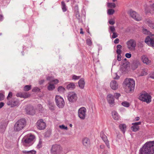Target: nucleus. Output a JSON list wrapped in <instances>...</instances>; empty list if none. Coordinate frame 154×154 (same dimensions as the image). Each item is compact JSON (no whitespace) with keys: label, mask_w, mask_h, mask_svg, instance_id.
I'll return each instance as SVG.
<instances>
[{"label":"nucleus","mask_w":154,"mask_h":154,"mask_svg":"<svg viewBox=\"0 0 154 154\" xmlns=\"http://www.w3.org/2000/svg\"><path fill=\"white\" fill-rule=\"evenodd\" d=\"M124 84L125 85V89L127 93H129L134 90L135 83L133 79H126L124 82Z\"/></svg>","instance_id":"obj_1"},{"label":"nucleus","mask_w":154,"mask_h":154,"mask_svg":"<svg viewBox=\"0 0 154 154\" xmlns=\"http://www.w3.org/2000/svg\"><path fill=\"white\" fill-rule=\"evenodd\" d=\"M35 138L34 135L28 134L24 136L22 139V143L23 145L26 147L31 146L33 143V140Z\"/></svg>","instance_id":"obj_2"},{"label":"nucleus","mask_w":154,"mask_h":154,"mask_svg":"<svg viewBox=\"0 0 154 154\" xmlns=\"http://www.w3.org/2000/svg\"><path fill=\"white\" fill-rule=\"evenodd\" d=\"M26 125V121L24 119H21L18 120L14 126L15 131H19L22 130Z\"/></svg>","instance_id":"obj_3"},{"label":"nucleus","mask_w":154,"mask_h":154,"mask_svg":"<svg viewBox=\"0 0 154 154\" xmlns=\"http://www.w3.org/2000/svg\"><path fill=\"white\" fill-rule=\"evenodd\" d=\"M151 96L145 91H143L140 94L138 99L140 100L148 103L151 101Z\"/></svg>","instance_id":"obj_4"},{"label":"nucleus","mask_w":154,"mask_h":154,"mask_svg":"<svg viewBox=\"0 0 154 154\" xmlns=\"http://www.w3.org/2000/svg\"><path fill=\"white\" fill-rule=\"evenodd\" d=\"M139 154H154V144H149L142 150H140Z\"/></svg>","instance_id":"obj_5"},{"label":"nucleus","mask_w":154,"mask_h":154,"mask_svg":"<svg viewBox=\"0 0 154 154\" xmlns=\"http://www.w3.org/2000/svg\"><path fill=\"white\" fill-rule=\"evenodd\" d=\"M62 149L63 148L60 145L54 144L51 146V154H60Z\"/></svg>","instance_id":"obj_6"},{"label":"nucleus","mask_w":154,"mask_h":154,"mask_svg":"<svg viewBox=\"0 0 154 154\" xmlns=\"http://www.w3.org/2000/svg\"><path fill=\"white\" fill-rule=\"evenodd\" d=\"M55 101L57 105L59 108H63L65 105V102L63 98L60 96L57 95L55 97Z\"/></svg>","instance_id":"obj_7"},{"label":"nucleus","mask_w":154,"mask_h":154,"mask_svg":"<svg viewBox=\"0 0 154 154\" xmlns=\"http://www.w3.org/2000/svg\"><path fill=\"white\" fill-rule=\"evenodd\" d=\"M145 12L146 14H154V3L149 5H146L144 6Z\"/></svg>","instance_id":"obj_8"},{"label":"nucleus","mask_w":154,"mask_h":154,"mask_svg":"<svg viewBox=\"0 0 154 154\" xmlns=\"http://www.w3.org/2000/svg\"><path fill=\"white\" fill-rule=\"evenodd\" d=\"M86 109L84 107H82L79 109L78 111V116L81 119H85L86 116Z\"/></svg>","instance_id":"obj_9"},{"label":"nucleus","mask_w":154,"mask_h":154,"mask_svg":"<svg viewBox=\"0 0 154 154\" xmlns=\"http://www.w3.org/2000/svg\"><path fill=\"white\" fill-rule=\"evenodd\" d=\"M68 99L70 102H75L77 99V94L74 92L69 93L67 96Z\"/></svg>","instance_id":"obj_10"},{"label":"nucleus","mask_w":154,"mask_h":154,"mask_svg":"<svg viewBox=\"0 0 154 154\" xmlns=\"http://www.w3.org/2000/svg\"><path fill=\"white\" fill-rule=\"evenodd\" d=\"M36 125L37 128L40 130H44L46 127V123L42 119L38 120L36 123Z\"/></svg>","instance_id":"obj_11"},{"label":"nucleus","mask_w":154,"mask_h":154,"mask_svg":"<svg viewBox=\"0 0 154 154\" xmlns=\"http://www.w3.org/2000/svg\"><path fill=\"white\" fill-rule=\"evenodd\" d=\"M128 48L130 50L134 49L136 43L134 39H130L127 43Z\"/></svg>","instance_id":"obj_12"},{"label":"nucleus","mask_w":154,"mask_h":154,"mask_svg":"<svg viewBox=\"0 0 154 154\" xmlns=\"http://www.w3.org/2000/svg\"><path fill=\"white\" fill-rule=\"evenodd\" d=\"M130 16L135 20L139 21L142 19V18L139 14L134 11H131L130 13Z\"/></svg>","instance_id":"obj_13"},{"label":"nucleus","mask_w":154,"mask_h":154,"mask_svg":"<svg viewBox=\"0 0 154 154\" xmlns=\"http://www.w3.org/2000/svg\"><path fill=\"white\" fill-rule=\"evenodd\" d=\"M25 110L27 114L33 115L35 114V110L32 106H27L25 108Z\"/></svg>","instance_id":"obj_14"},{"label":"nucleus","mask_w":154,"mask_h":154,"mask_svg":"<svg viewBox=\"0 0 154 154\" xmlns=\"http://www.w3.org/2000/svg\"><path fill=\"white\" fill-rule=\"evenodd\" d=\"M100 136L101 137L104 142L105 143L107 147L109 148L110 146L107 136L104 134V132L102 131L100 133Z\"/></svg>","instance_id":"obj_15"},{"label":"nucleus","mask_w":154,"mask_h":154,"mask_svg":"<svg viewBox=\"0 0 154 154\" xmlns=\"http://www.w3.org/2000/svg\"><path fill=\"white\" fill-rule=\"evenodd\" d=\"M107 100L110 106H113L115 102L114 97L113 95L110 94H108L107 96Z\"/></svg>","instance_id":"obj_16"},{"label":"nucleus","mask_w":154,"mask_h":154,"mask_svg":"<svg viewBox=\"0 0 154 154\" xmlns=\"http://www.w3.org/2000/svg\"><path fill=\"white\" fill-rule=\"evenodd\" d=\"M141 59L143 63L147 65H149L150 64L151 61L149 60L147 56L146 55H143L141 57Z\"/></svg>","instance_id":"obj_17"},{"label":"nucleus","mask_w":154,"mask_h":154,"mask_svg":"<svg viewBox=\"0 0 154 154\" xmlns=\"http://www.w3.org/2000/svg\"><path fill=\"white\" fill-rule=\"evenodd\" d=\"M19 102L17 100L14 101H9L7 102V104L9 106H11L12 107L17 106L19 104Z\"/></svg>","instance_id":"obj_18"},{"label":"nucleus","mask_w":154,"mask_h":154,"mask_svg":"<svg viewBox=\"0 0 154 154\" xmlns=\"http://www.w3.org/2000/svg\"><path fill=\"white\" fill-rule=\"evenodd\" d=\"M110 86L112 89L116 90L118 88V85L116 81L112 80L110 82Z\"/></svg>","instance_id":"obj_19"},{"label":"nucleus","mask_w":154,"mask_h":154,"mask_svg":"<svg viewBox=\"0 0 154 154\" xmlns=\"http://www.w3.org/2000/svg\"><path fill=\"white\" fill-rule=\"evenodd\" d=\"M145 23L151 28L154 29V23H153L151 20L147 19L145 21Z\"/></svg>","instance_id":"obj_20"},{"label":"nucleus","mask_w":154,"mask_h":154,"mask_svg":"<svg viewBox=\"0 0 154 154\" xmlns=\"http://www.w3.org/2000/svg\"><path fill=\"white\" fill-rule=\"evenodd\" d=\"M7 123L4 121L2 122L0 124V131L3 132L6 128Z\"/></svg>","instance_id":"obj_21"},{"label":"nucleus","mask_w":154,"mask_h":154,"mask_svg":"<svg viewBox=\"0 0 154 154\" xmlns=\"http://www.w3.org/2000/svg\"><path fill=\"white\" fill-rule=\"evenodd\" d=\"M145 42L149 46L154 48V39H145Z\"/></svg>","instance_id":"obj_22"},{"label":"nucleus","mask_w":154,"mask_h":154,"mask_svg":"<svg viewBox=\"0 0 154 154\" xmlns=\"http://www.w3.org/2000/svg\"><path fill=\"white\" fill-rule=\"evenodd\" d=\"M83 145L85 146H88L90 145V141L89 139L87 138H84L82 140Z\"/></svg>","instance_id":"obj_23"},{"label":"nucleus","mask_w":154,"mask_h":154,"mask_svg":"<svg viewBox=\"0 0 154 154\" xmlns=\"http://www.w3.org/2000/svg\"><path fill=\"white\" fill-rule=\"evenodd\" d=\"M112 116L113 119L115 120H118L119 119V116L118 113L115 111H113L112 112Z\"/></svg>","instance_id":"obj_24"},{"label":"nucleus","mask_w":154,"mask_h":154,"mask_svg":"<svg viewBox=\"0 0 154 154\" xmlns=\"http://www.w3.org/2000/svg\"><path fill=\"white\" fill-rule=\"evenodd\" d=\"M79 86L82 89H83L84 87L85 82L84 79H81L78 82Z\"/></svg>","instance_id":"obj_25"},{"label":"nucleus","mask_w":154,"mask_h":154,"mask_svg":"<svg viewBox=\"0 0 154 154\" xmlns=\"http://www.w3.org/2000/svg\"><path fill=\"white\" fill-rule=\"evenodd\" d=\"M75 85L74 83H71L67 85L66 88L68 90H72L75 88Z\"/></svg>","instance_id":"obj_26"},{"label":"nucleus","mask_w":154,"mask_h":154,"mask_svg":"<svg viewBox=\"0 0 154 154\" xmlns=\"http://www.w3.org/2000/svg\"><path fill=\"white\" fill-rule=\"evenodd\" d=\"M120 129L124 134L126 130V125L125 124H120L119 125Z\"/></svg>","instance_id":"obj_27"},{"label":"nucleus","mask_w":154,"mask_h":154,"mask_svg":"<svg viewBox=\"0 0 154 154\" xmlns=\"http://www.w3.org/2000/svg\"><path fill=\"white\" fill-rule=\"evenodd\" d=\"M57 91L60 93L62 94L64 93L65 89L63 86H60L57 88Z\"/></svg>","instance_id":"obj_28"},{"label":"nucleus","mask_w":154,"mask_h":154,"mask_svg":"<svg viewBox=\"0 0 154 154\" xmlns=\"http://www.w3.org/2000/svg\"><path fill=\"white\" fill-rule=\"evenodd\" d=\"M22 152L25 154H36V151L35 150H32L29 151L23 150Z\"/></svg>","instance_id":"obj_29"},{"label":"nucleus","mask_w":154,"mask_h":154,"mask_svg":"<svg viewBox=\"0 0 154 154\" xmlns=\"http://www.w3.org/2000/svg\"><path fill=\"white\" fill-rule=\"evenodd\" d=\"M142 32L143 34L147 35H148L151 34V32L148 31L147 29H144L143 28L142 29Z\"/></svg>","instance_id":"obj_30"},{"label":"nucleus","mask_w":154,"mask_h":154,"mask_svg":"<svg viewBox=\"0 0 154 154\" xmlns=\"http://www.w3.org/2000/svg\"><path fill=\"white\" fill-rule=\"evenodd\" d=\"M133 126L131 127V130L134 132H136L138 131L139 129V126H137L134 124H132Z\"/></svg>","instance_id":"obj_31"},{"label":"nucleus","mask_w":154,"mask_h":154,"mask_svg":"<svg viewBox=\"0 0 154 154\" xmlns=\"http://www.w3.org/2000/svg\"><path fill=\"white\" fill-rule=\"evenodd\" d=\"M48 84L49 85L48 87V89L49 90L52 91L55 88V86L54 85L50 84V83Z\"/></svg>","instance_id":"obj_32"},{"label":"nucleus","mask_w":154,"mask_h":154,"mask_svg":"<svg viewBox=\"0 0 154 154\" xmlns=\"http://www.w3.org/2000/svg\"><path fill=\"white\" fill-rule=\"evenodd\" d=\"M62 8L63 11L65 12L67 10V8L66 5L64 2H61Z\"/></svg>","instance_id":"obj_33"},{"label":"nucleus","mask_w":154,"mask_h":154,"mask_svg":"<svg viewBox=\"0 0 154 154\" xmlns=\"http://www.w3.org/2000/svg\"><path fill=\"white\" fill-rule=\"evenodd\" d=\"M31 88V85H26L24 86L23 90L25 91H28L30 90Z\"/></svg>","instance_id":"obj_34"},{"label":"nucleus","mask_w":154,"mask_h":154,"mask_svg":"<svg viewBox=\"0 0 154 154\" xmlns=\"http://www.w3.org/2000/svg\"><path fill=\"white\" fill-rule=\"evenodd\" d=\"M107 6L108 8H115L116 6V5L114 3H108Z\"/></svg>","instance_id":"obj_35"},{"label":"nucleus","mask_w":154,"mask_h":154,"mask_svg":"<svg viewBox=\"0 0 154 154\" xmlns=\"http://www.w3.org/2000/svg\"><path fill=\"white\" fill-rule=\"evenodd\" d=\"M147 74V70L145 69H142L140 75L143 76Z\"/></svg>","instance_id":"obj_36"},{"label":"nucleus","mask_w":154,"mask_h":154,"mask_svg":"<svg viewBox=\"0 0 154 154\" xmlns=\"http://www.w3.org/2000/svg\"><path fill=\"white\" fill-rule=\"evenodd\" d=\"M122 104V106L126 107H128L130 106L129 103L126 101L123 102Z\"/></svg>","instance_id":"obj_37"},{"label":"nucleus","mask_w":154,"mask_h":154,"mask_svg":"<svg viewBox=\"0 0 154 154\" xmlns=\"http://www.w3.org/2000/svg\"><path fill=\"white\" fill-rule=\"evenodd\" d=\"M22 94V96L23 97H22V98H28L30 96V95L29 94H28L26 92L23 93Z\"/></svg>","instance_id":"obj_38"},{"label":"nucleus","mask_w":154,"mask_h":154,"mask_svg":"<svg viewBox=\"0 0 154 154\" xmlns=\"http://www.w3.org/2000/svg\"><path fill=\"white\" fill-rule=\"evenodd\" d=\"M115 12L114 10L111 9H109L108 10V13L109 15L113 14Z\"/></svg>","instance_id":"obj_39"},{"label":"nucleus","mask_w":154,"mask_h":154,"mask_svg":"<svg viewBox=\"0 0 154 154\" xmlns=\"http://www.w3.org/2000/svg\"><path fill=\"white\" fill-rule=\"evenodd\" d=\"M42 141L41 139H40L39 140L38 143L37 145V147L38 148H40L42 147Z\"/></svg>","instance_id":"obj_40"},{"label":"nucleus","mask_w":154,"mask_h":154,"mask_svg":"<svg viewBox=\"0 0 154 154\" xmlns=\"http://www.w3.org/2000/svg\"><path fill=\"white\" fill-rule=\"evenodd\" d=\"M12 95L13 94L12 92H9L7 97V99L8 100V101H10V98H11L12 97Z\"/></svg>","instance_id":"obj_41"},{"label":"nucleus","mask_w":154,"mask_h":154,"mask_svg":"<svg viewBox=\"0 0 154 154\" xmlns=\"http://www.w3.org/2000/svg\"><path fill=\"white\" fill-rule=\"evenodd\" d=\"M59 128L62 129H64L65 130H67L68 129V128L67 127L65 126V125H60L59 126Z\"/></svg>","instance_id":"obj_42"},{"label":"nucleus","mask_w":154,"mask_h":154,"mask_svg":"<svg viewBox=\"0 0 154 154\" xmlns=\"http://www.w3.org/2000/svg\"><path fill=\"white\" fill-rule=\"evenodd\" d=\"M38 109L39 111L42 112L43 110V108L41 104L38 105Z\"/></svg>","instance_id":"obj_43"},{"label":"nucleus","mask_w":154,"mask_h":154,"mask_svg":"<svg viewBox=\"0 0 154 154\" xmlns=\"http://www.w3.org/2000/svg\"><path fill=\"white\" fill-rule=\"evenodd\" d=\"M146 38H154V34H152L151 32V34L148 35Z\"/></svg>","instance_id":"obj_44"},{"label":"nucleus","mask_w":154,"mask_h":154,"mask_svg":"<svg viewBox=\"0 0 154 154\" xmlns=\"http://www.w3.org/2000/svg\"><path fill=\"white\" fill-rule=\"evenodd\" d=\"M87 44L89 46H91L92 45V42L90 39H87Z\"/></svg>","instance_id":"obj_45"},{"label":"nucleus","mask_w":154,"mask_h":154,"mask_svg":"<svg viewBox=\"0 0 154 154\" xmlns=\"http://www.w3.org/2000/svg\"><path fill=\"white\" fill-rule=\"evenodd\" d=\"M109 23L111 25H113L115 23V20L112 19H111L109 20Z\"/></svg>","instance_id":"obj_46"},{"label":"nucleus","mask_w":154,"mask_h":154,"mask_svg":"<svg viewBox=\"0 0 154 154\" xmlns=\"http://www.w3.org/2000/svg\"><path fill=\"white\" fill-rule=\"evenodd\" d=\"M121 96L120 94L119 93H116L114 94V96L115 97V98L117 99H118L119 98V97Z\"/></svg>","instance_id":"obj_47"},{"label":"nucleus","mask_w":154,"mask_h":154,"mask_svg":"<svg viewBox=\"0 0 154 154\" xmlns=\"http://www.w3.org/2000/svg\"><path fill=\"white\" fill-rule=\"evenodd\" d=\"M109 28L111 32H113L115 31V29L113 26H109Z\"/></svg>","instance_id":"obj_48"},{"label":"nucleus","mask_w":154,"mask_h":154,"mask_svg":"<svg viewBox=\"0 0 154 154\" xmlns=\"http://www.w3.org/2000/svg\"><path fill=\"white\" fill-rule=\"evenodd\" d=\"M80 77V76H77L74 75L72 76V79L74 80H77L79 79Z\"/></svg>","instance_id":"obj_49"},{"label":"nucleus","mask_w":154,"mask_h":154,"mask_svg":"<svg viewBox=\"0 0 154 154\" xmlns=\"http://www.w3.org/2000/svg\"><path fill=\"white\" fill-rule=\"evenodd\" d=\"M23 93L20 92L16 94V96L18 97H20L22 98L23 96H22Z\"/></svg>","instance_id":"obj_50"},{"label":"nucleus","mask_w":154,"mask_h":154,"mask_svg":"<svg viewBox=\"0 0 154 154\" xmlns=\"http://www.w3.org/2000/svg\"><path fill=\"white\" fill-rule=\"evenodd\" d=\"M4 95L2 93H0V101L4 99Z\"/></svg>","instance_id":"obj_51"},{"label":"nucleus","mask_w":154,"mask_h":154,"mask_svg":"<svg viewBox=\"0 0 154 154\" xmlns=\"http://www.w3.org/2000/svg\"><path fill=\"white\" fill-rule=\"evenodd\" d=\"M40 91V89L38 87H35L32 90V91L34 92L39 91Z\"/></svg>","instance_id":"obj_52"},{"label":"nucleus","mask_w":154,"mask_h":154,"mask_svg":"<svg viewBox=\"0 0 154 154\" xmlns=\"http://www.w3.org/2000/svg\"><path fill=\"white\" fill-rule=\"evenodd\" d=\"M117 37V33L116 32H113V34L112 35V37L113 38H115Z\"/></svg>","instance_id":"obj_53"},{"label":"nucleus","mask_w":154,"mask_h":154,"mask_svg":"<svg viewBox=\"0 0 154 154\" xmlns=\"http://www.w3.org/2000/svg\"><path fill=\"white\" fill-rule=\"evenodd\" d=\"M117 60L119 61H120L121 60V54H118L117 56Z\"/></svg>","instance_id":"obj_54"},{"label":"nucleus","mask_w":154,"mask_h":154,"mask_svg":"<svg viewBox=\"0 0 154 154\" xmlns=\"http://www.w3.org/2000/svg\"><path fill=\"white\" fill-rule=\"evenodd\" d=\"M131 56V54L130 53H126L125 54V57L128 58H130Z\"/></svg>","instance_id":"obj_55"},{"label":"nucleus","mask_w":154,"mask_h":154,"mask_svg":"<svg viewBox=\"0 0 154 154\" xmlns=\"http://www.w3.org/2000/svg\"><path fill=\"white\" fill-rule=\"evenodd\" d=\"M141 123V122H135L133 123L132 124H134V125H136L137 126H138V125H140Z\"/></svg>","instance_id":"obj_56"},{"label":"nucleus","mask_w":154,"mask_h":154,"mask_svg":"<svg viewBox=\"0 0 154 154\" xmlns=\"http://www.w3.org/2000/svg\"><path fill=\"white\" fill-rule=\"evenodd\" d=\"M116 53L118 54H121L122 53V51L121 50L117 49L116 51Z\"/></svg>","instance_id":"obj_57"},{"label":"nucleus","mask_w":154,"mask_h":154,"mask_svg":"<svg viewBox=\"0 0 154 154\" xmlns=\"http://www.w3.org/2000/svg\"><path fill=\"white\" fill-rule=\"evenodd\" d=\"M52 82H54L55 84H56L59 82V80L57 79L53 80H52Z\"/></svg>","instance_id":"obj_58"},{"label":"nucleus","mask_w":154,"mask_h":154,"mask_svg":"<svg viewBox=\"0 0 154 154\" xmlns=\"http://www.w3.org/2000/svg\"><path fill=\"white\" fill-rule=\"evenodd\" d=\"M117 49L121 50L122 48V46L120 45H118L117 46Z\"/></svg>","instance_id":"obj_59"},{"label":"nucleus","mask_w":154,"mask_h":154,"mask_svg":"<svg viewBox=\"0 0 154 154\" xmlns=\"http://www.w3.org/2000/svg\"><path fill=\"white\" fill-rule=\"evenodd\" d=\"M47 80L49 81H50L51 82H52V77H51L48 76V77L47 78Z\"/></svg>","instance_id":"obj_60"},{"label":"nucleus","mask_w":154,"mask_h":154,"mask_svg":"<svg viewBox=\"0 0 154 154\" xmlns=\"http://www.w3.org/2000/svg\"><path fill=\"white\" fill-rule=\"evenodd\" d=\"M119 39H115L114 41V43L115 44H117L119 43Z\"/></svg>","instance_id":"obj_61"},{"label":"nucleus","mask_w":154,"mask_h":154,"mask_svg":"<svg viewBox=\"0 0 154 154\" xmlns=\"http://www.w3.org/2000/svg\"><path fill=\"white\" fill-rule=\"evenodd\" d=\"M4 103L3 102L0 103V109L2 108L4 105Z\"/></svg>","instance_id":"obj_62"},{"label":"nucleus","mask_w":154,"mask_h":154,"mask_svg":"<svg viewBox=\"0 0 154 154\" xmlns=\"http://www.w3.org/2000/svg\"><path fill=\"white\" fill-rule=\"evenodd\" d=\"M115 75H116V76L115 77H114V79H118L119 78V76L117 75L116 73H115Z\"/></svg>","instance_id":"obj_63"},{"label":"nucleus","mask_w":154,"mask_h":154,"mask_svg":"<svg viewBox=\"0 0 154 154\" xmlns=\"http://www.w3.org/2000/svg\"><path fill=\"white\" fill-rule=\"evenodd\" d=\"M44 80H42L39 81V84L40 85L42 84L44 82Z\"/></svg>","instance_id":"obj_64"}]
</instances>
